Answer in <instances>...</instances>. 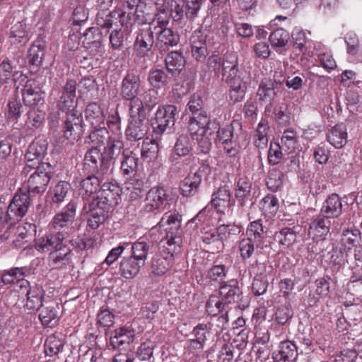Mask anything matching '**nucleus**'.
I'll return each instance as SVG.
<instances>
[{
	"label": "nucleus",
	"instance_id": "52",
	"mask_svg": "<svg viewBox=\"0 0 362 362\" xmlns=\"http://www.w3.org/2000/svg\"><path fill=\"white\" fill-rule=\"evenodd\" d=\"M274 238L280 245L288 247L296 241V233L293 228L285 227L276 233Z\"/></svg>",
	"mask_w": 362,
	"mask_h": 362
},
{
	"label": "nucleus",
	"instance_id": "24",
	"mask_svg": "<svg viewBox=\"0 0 362 362\" xmlns=\"http://www.w3.org/2000/svg\"><path fill=\"white\" fill-rule=\"evenodd\" d=\"M298 355L296 345L291 341L286 340L281 341L279 349L272 353V358L274 362H293Z\"/></svg>",
	"mask_w": 362,
	"mask_h": 362
},
{
	"label": "nucleus",
	"instance_id": "28",
	"mask_svg": "<svg viewBox=\"0 0 362 362\" xmlns=\"http://www.w3.org/2000/svg\"><path fill=\"white\" fill-rule=\"evenodd\" d=\"M91 202H85L82 209L83 213H90L88 219V225L92 229H97L104 223L106 218V214L109 209H100L99 207H90Z\"/></svg>",
	"mask_w": 362,
	"mask_h": 362
},
{
	"label": "nucleus",
	"instance_id": "34",
	"mask_svg": "<svg viewBox=\"0 0 362 362\" xmlns=\"http://www.w3.org/2000/svg\"><path fill=\"white\" fill-rule=\"evenodd\" d=\"M59 308L58 304L55 303L44 305L39 315L42 324L49 327L57 325L59 319Z\"/></svg>",
	"mask_w": 362,
	"mask_h": 362
},
{
	"label": "nucleus",
	"instance_id": "64",
	"mask_svg": "<svg viewBox=\"0 0 362 362\" xmlns=\"http://www.w3.org/2000/svg\"><path fill=\"white\" fill-rule=\"evenodd\" d=\"M63 341L55 336H49L45 344V351L47 356H53L57 355L63 349Z\"/></svg>",
	"mask_w": 362,
	"mask_h": 362
},
{
	"label": "nucleus",
	"instance_id": "35",
	"mask_svg": "<svg viewBox=\"0 0 362 362\" xmlns=\"http://www.w3.org/2000/svg\"><path fill=\"white\" fill-rule=\"evenodd\" d=\"M235 346L229 342H224L218 353L213 349L208 351L207 357L211 362H233Z\"/></svg>",
	"mask_w": 362,
	"mask_h": 362
},
{
	"label": "nucleus",
	"instance_id": "51",
	"mask_svg": "<svg viewBox=\"0 0 362 362\" xmlns=\"http://www.w3.org/2000/svg\"><path fill=\"white\" fill-rule=\"evenodd\" d=\"M158 34V42L163 43L166 46L173 47L180 42V35L177 32L167 28L156 31Z\"/></svg>",
	"mask_w": 362,
	"mask_h": 362
},
{
	"label": "nucleus",
	"instance_id": "16",
	"mask_svg": "<svg viewBox=\"0 0 362 362\" xmlns=\"http://www.w3.org/2000/svg\"><path fill=\"white\" fill-rule=\"evenodd\" d=\"M252 182L247 176H241L235 182V197L238 202V207L241 212L246 211L252 204Z\"/></svg>",
	"mask_w": 362,
	"mask_h": 362
},
{
	"label": "nucleus",
	"instance_id": "29",
	"mask_svg": "<svg viewBox=\"0 0 362 362\" xmlns=\"http://www.w3.org/2000/svg\"><path fill=\"white\" fill-rule=\"evenodd\" d=\"M240 293L238 282L235 279L226 281L219 288V296L227 305L235 303Z\"/></svg>",
	"mask_w": 362,
	"mask_h": 362
},
{
	"label": "nucleus",
	"instance_id": "8",
	"mask_svg": "<svg viewBox=\"0 0 362 362\" xmlns=\"http://www.w3.org/2000/svg\"><path fill=\"white\" fill-rule=\"evenodd\" d=\"M98 170L92 171L86 165V157H84L83 170L88 175L80 183L79 193L85 202H91L90 198L98 192L105 178L110 174H102L101 166L97 164Z\"/></svg>",
	"mask_w": 362,
	"mask_h": 362
},
{
	"label": "nucleus",
	"instance_id": "61",
	"mask_svg": "<svg viewBox=\"0 0 362 362\" xmlns=\"http://www.w3.org/2000/svg\"><path fill=\"white\" fill-rule=\"evenodd\" d=\"M155 343L146 341L141 344L136 351V357L139 361H149L153 358Z\"/></svg>",
	"mask_w": 362,
	"mask_h": 362
},
{
	"label": "nucleus",
	"instance_id": "53",
	"mask_svg": "<svg viewBox=\"0 0 362 362\" xmlns=\"http://www.w3.org/2000/svg\"><path fill=\"white\" fill-rule=\"evenodd\" d=\"M23 280V267H13L2 272L1 282L6 285L16 284Z\"/></svg>",
	"mask_w": 362,
	"mask_h": 362
},
{
	"label": "nucleus",
	"instance_id": "15",
	"mask_svg": "<svg viewBox=\"0 0 362 362\" xmlns=\"http://www.w3.org/2000/svg\"><path fill=\"white\" fill-rule=\"evenodd\" d=\"M23 218V194L21 188L13 197L6 212L0 209V231L5 222L9 221L11 225L19 222Z\"/></svg>",
	"mask_w": 362,
	"mask_h": 362
},
{
	"label": "nucleus",
	"instance_id": "46",
	"mask_svg": "<svg viewBox=\"0 0 362 362\" xmlns=\"http://www.w3.org/2000/svg\"><path fill=\"white\" fill-rule=\"evenodd\" d=\"M150 245L144 241L135 242L132 245V258L145 265L149 252Z\"/></svg>",
	"mask_w": 362,
	"mask_h": 362
},
{
	"label": "nucleus",
	"instance_id": "14",
	"mask_svg": "<svg viewBox=\"0 0 362 362\" xmlns=\"http://www.w3.org/2000/svg\"><path fill=\"white\" fill-rule=\"evenodd\" d=\"M211 173V168L208 164H202L198 170L186 177L180 184L181 194L185 197L196 194L199 190L202 177Z\"/></svg>",
	"mask_w": 362,
	"mask_h": 362
},
{
	"label": "nucleus",
	"instance_id": "21",
	"mask_svg": "<svg viewBox=\"0 0 362 362\" xmlns=\"http://www.w3.org/2000/svg\"><path fill=\"white\" fill-rule=\"evenodd\" d=\"M122 28L112 30L110 33V59L115 61V54L116 51L122 50L124 47V41L127 40L129 35L132 30V23L127 22V25L122 26Z\"/></svg>",
	"mask_w": 362,
	"mask_h": 362
},
{
	"label": "nucleus",
	"instance_id": "22",
	"mask_svg": "<svg viewBox=\"0 0 362 362\" xmlns=\"http://www.w3.org/2000/svg\"><path fill=\"white\" fill-rule=\"evenodd\" d=\"M332 222L329 218L320 214L310 223L308 235L315 241H322L329 234Z\"/></svg>",
	"mask_w": 362,
	"mask_h": 362
},
{
	"label": "nucleus",
	"instance_id": "6",
	"mask_svg": "<svg viewBox=\"0 0 362 362\" xmlns=\"http://www.w3.org/2000/svg\"><path fill=\"white\" fill-rule=\"evenodd\" d=\"M180 248L160 243L159 251L153 255L151 262V273L155 276L166 274L174 264V255Z\"/></svg>",
	"mask_w": 362,
	"mask_h": 362
},
{
	"label": "nucleus",
	"instance_id": "1",
	"mask_svg": "<svg viewBox=\"0 0 362 362\" xmlns=\"http://www.w3.org/2000/svg\"><path fill=\"white\" fill-rule=\"evenodd\" d=\"M124 148L123 141L120 139L119 135H115L108 138L107 145L103 152L97 147H93L88 150L85 156L86 157V165L90 170H98L97 164L101 166L102 174H111L112 165L114 160L119 155L122 156Z\"/></svg>",
	"mask_w": 362,
	"mask_h": 362
},
{
	"label": "nucleus",
	"instance_id": "13",
	"mask_svg": "<svg viewBox=\"0 0 362 362\" xmlns=\"http://www.w3.org/2000/svg\"><path fill=\"white\" fill-rule=\"evenodd\" d=\"M76 82L69 79L64 86L62 95L57 103L59 110L62 115H67L73 112H81L76 109L77 100L76 98Z\"/></svg>",
	"mask_w": 362,
	"mask_h": 362
},
{
	"label": "nucleus",
	"instance_id": "39",
	"mask_svg": "<svg viewBox=\"0 0 362 362\" xmlns=\"http://www.w3.org/2000/svg\"><path fill=\"white\" fill-rule=\"evenodd\" d=\"M192 56L198 61L203 60L208 54L207 46L201 32H195L190 39Z\"/></svg>",
	"mask_w": 362,
	"mask_h": 362
},
{
	"label": "nucleus",
	"instance_id": "42",
	"mask_svg": "<svg viewBox=\"0 0 362 362\" xmlns=\"http://www.w3.org/2000/svg\"><path fill=\"white\" fill-rule=\"evenodd\" d=\"M86 118L92 127L104 125L105 117L100 105L96 103H90L85 111Z\"/></svg>",
	"mask_w": 362,
	"mask_h": 362
},
{
	"label": "nucleus",
	"instance_id": "41",
	"mask_svg": "<svg viewBox=\"0 0 362 362\" xmlns=\"http://www.w3.org/2000/svg\"><path fill=\"white\" fill-rule=\"evenodd\" d=\"M167 71L172 77L179 74L185 66V60L179 52H171L165 57V59Z\"/></svg>",
	"mask_w": 362,
	"mask_h": 362
},
{
	"label": "nucleus",
	"instance_id": "63",
	"mask_svg": "<svg viewBox=\"0 0 362 362\" xmlns=\"http://www.w3.org/2000/svg\"><path fill=\"white\" fill-rule=\"evenodd\" d=\"M229 89V97L234 103L242 101L245 96L247 91V82L240 83H228Z\"/></svg>",
	"mask_w": 362,
	"mask_h": 362
},
{
	"label": "nucleus",
	"instance_id": "3",
	"mask_svg": "<svg viewBox=\"0 0 362 362\" xmlns=\"http://www.w3.org/2000/svg\"><path fill=\"white\" fill-rule=\"evenodd\" d=\"M129 114V122L126 130L127 139L130 141H136L144 139L147 134L148 127L144 107H136L131 105Z\"/></svg>",
	"mask_w": 362,
	"mask_h": 362
},
{
	"label": "nucleus",
	"instance_id": "62",
	"mask_svg": "<svg viewBox=\"0 0 362 362\" xmlns=\"http://www.w3.org/2000/svg\"><path fill=\"white\" fill-rule=\"evenodd\" d=\"M87 45L96 49H100L102 47L101 36L99 29L95 27H90L86 29L83 34Z\"/></svg>",
	"mask_w": 362,
	"mask_h": 362
},
{
	"label": "nucleus",
	"instance_id": "60",
	"mask_svg": "<svg viewBox=\"0 0 362 362\" xmlns=\"http://www.w3.org/2000/svg\"><path fill=\"white\" fill-rule=\"evenodd\" d=\"M221 68L223 76L225 74L232 71L238 68V57L235 52H226L223 57H221Z\"/></svg>",
	"mask_w": 362,
	"mask_h": 362
},
{
	"label": "nucleus",
	"instance_id": "36",
	"mask_svg": "<svg viewBox=\"0 0 362 362\" xmlns=\"http://www.w3.org/2000/svg\"><path fill=\"white\" fill-rule=\"evenodd\" d=\"M327 139L335 148H342L347 142V132L344 124H338L327 133Z\"/></svg>",
	"mask_w": 362,
	"mask_h": 362
},
{
	"label": "nucleus",
	"instance_id": "27",
	"mask_svg": "<svg viewBox=\"0 0 362 362\" xmlns=\"http://www.w3.org/2000/svg\"><path fill=\"white\" fill-rule=\"evenodd\" d=\"M64 235L62 232L52 233L37 239L35 242V248L40 252L54 250L64 243Z\"/></svg>",
	"mask_w": 362,
	"mask_h": 362
},
{
	"label": "nucleus",
	"instance_id": "10",
	"mask_svg": "<svg viewBox=\"0 0 362 362\" xmlns=\"http://www.w3.org/2000/svg\"><path fill=\"white\" fill-rule=\"evenodd\" d=\"M63 136L71 143L78 141L83 136V120L82 112L62 115Z\"/></svg>",
	"mask_w": 362,
	"mask_h": 362
},
{
	"label": "nucleus",
	"instance_id": "43",
	"mask_svg": "<svg viewBox=\"0 0 362 362\" xmlns=\"http://www.w3.org/2000/svg\"><path fill=\"white\" fill-rule=\"evenodd\" d=\"M163 69H156L150 70L148 76L149 84L156 89H161L165 87L172 79Z\"/></svg>",
	"mask_w": 362,
	"mask_h": 362
},
{
	"label": "nucleus",
	"instance_id": "55",
	"mask_svg": "<svg viewBox=\"0 0 362 362\" xmlns=\"http://www.w3.org/2000/svg\"><path fill=\"white\" fill-rule=\"evenodd\" d=\"M259 247H261V245H257L256 242L248 238L242 239L238 244L241 258L244 260L250 259L255 254V249Z\"/></svg>",
	"mask_w": 362,
	"mask_h": 362
},
{
	"label": "nucleus",
	"instance_id": "59",
	"mask_svg": "<svg viewBox=\"0 0 362 362\" xmlns=\"http://www.w3.org/2000/svg\"><path fill=\"white\" fill-rule=\"evenodd\" d=\"M227 305L222 300L220 296H211L206 303L207 313L216 316L218 313L226 310Z\"/></svg>",
	"mask_w": 362,
	"mask_h": 362
},
{
	"label": "nucleus",
	"instance_id": "25",
	"mask_svg": "<svg viewBox=\"0 0 362 362\" xmlns=\"http://www.w3.org/2000/svg\"><path fill=\"white\" fill-rule=\"evenodd\" d=\"M343 211L342 198L336 193L329 195L324 201L320 214L329 218H337Z\"/></svg>",
	"mask_w": 362,
	"mask_h": 362
},
{
	"label": "nucleus",
	"instance_id": "18",
	"mask_svg": "<svg viewBox=\"0 0 362 362\" xmlns=\"http://www.w3.org/2000/svg\"><path fill=\"white\" fill-rule=\"evenodd\" d=\"M153 33L151 26L137 31L133 51L138 57H145L151 50L154 44Z\"/></svg>",
	"mask_w": 362,
	"mask_h": 362
},
{
	"label": "nucleus",
	"instance_id": "5",
	"mask_svg": "<svg viewBox=\"0 0 362 362\" xmlns=\"http://www.w3.org/2000/svg\"><path fill=\"white\" fill-rule=\"evenodd\" d=\"M35 168V172L28 180V199L32 196L43 193L53 175V167L49 163H42Z\"/></svg>",
	"mask_w": 362,
	"mask_h": 362
},
{
	"label": "nucleus",
	"instance_id": "54",
	"mask_svg": "<svg viewBox=\"0 0 362 362\" xmlns=\"http://www.w3.org/2000/svg\"><path fill=\"white\" fill-rule=\"evenodd\" d=\"M234 123L230 125L219 127L217 131V139L222 144L236 143L237 136L235 134Z\"/></svg>",
	"mask_w": 362,
	"mask_h": 362
},
{
	"label": "nucleus",
	"instance_id": "23",
	"mask_svg": "<svg viewBox=\"0 0 362 362\" xmlns=\"http://www.w3.org/2000/svg\"><path fill=\"white\" fill-rule=\"evenodd\" d=\"M47 149L45 141L35 139L28 146L24 155V171L27 168H35L39 165L40 159Z\"/></svg>",
	"mask_w": 362,
	"mask_h": 362
},
{
	"label": "nucleus",
	"instance_id": "37",
	"mask_svg": "<svg viewBox=\"0 0 362 362\" xmlns=\"http://www.w3.org/2000/svg\"><path fill=\"white\" fill-rule=\"evenodd\" d=\"M139 158L132 151L126 148L121 158L120 169L124 176H131L138 169Z\"/></svg>",
	"mask_w": 362,
	"mask_h": 362
},
{
	"label": "nucleus",
	"instance_id": "20",
	"mask_svg": "<svg viewBox=\"0 0 362 362\" xmlns=\"http://www.w3.org/2000/svg\"><path fill=\"white\" fill-rule=\"evenodd\" d=\"M125 11L120 9L114 10L111 12L98 11L95 21L96 24L101 28L110 29L115 24V20H119L120 25L124 26L129 22V19L131 20V12L126 14Z\"/></svg>",
	"mask_w": 362,
	"mask_h": 362
},
{
	"label": "nucleus",
	"instance_id": "7",
	"mask_svg": "<svg viewBox=\"0 0 362 362\" xmlns=\"http://www.w3.org/2000/svg\"><path fill=\"white\" fill-rule=\"evenodd\" d=\"M141 77L137 71H128L122 81L120 95L124 100L130 101L129 106L144 107L142 101L137 98L141 91Z\"/></svg>",
	"mask_w": 362,
	"mask_h": 362
},
{
	"label": "nucleus",
	"instance_id": "57",
	"mask_svg": "<svg viewBox=\"0 0 362 362\" xmlns=\"http://www.w3.org/2000/svg\"><path fill=\"white\" fill-rule=\"evenodd\" d=\"M269 39L273 47H283L288 42L289 33L284 28H279L270 34Z\"/></svg>",
	"mask_w": 362,
	"mask_h": 362
},
{
	"label": "nucleus",
	"instance_id": "30",
	"mask_svg": "<svg viewBox=\"0 0 362 362\" xmlns=\"http://www.w3.org/2000/svg\"><path fill=\"white\" fill-rule=\"evenodd\" d=\"M281 88V82L265 79L260 83L257 94L260 100L271 103Z\"/></svg>",
	"mask_w": 362,
	"mask_h": 362
},
{
	"label": "nucleus",
	"instance_id": "49",
	"mask_svg": "<svg viewBox=\"0 0 362 362\" xmlns=\"http://www.w3.org/2000/svg\"><path fill=\"white\" fill-rule=\"evenodd\" d=\"M127 188L132 199H136L144 195L146 187L144 179L134 177L127 183Z\"/></svg>",
	"mask_w": 362,
	"mask_h": 362
},
{
	"label": "nucleus",
	"instance_id": "19",
	"mask_svg": "<svg viewBox=\"0 0 362 362\" xmlns=\"http://www.w3.org/2000/svg\"><path fill=\"white\" fill-rule=\"evenodd\" d=\"M76 209L77 202L75 200H71L60 212L54 215L49 226L54 230L68 228L75 220Z\"/></svg>",
	"mask_w": 362,
	"mask_h": 362
},
{
	"label": "nucleus",
	"instance_id": "31",
	"mask_svg": "<svg viewBox=\"0 0 362 362\" xmlns=\"http://www.w3.org/2000/svg\"><path fill=\"white\" fill-rule=\"evenodd\" d=\"M44 291L40 286H35L30 287L26 293V303L24 308L28 310V314L35 313L42 306V300Z\"/></svg>",
	"mask_w": 362,
	"mask_h": 362
},
{
	"label": "nucleus",
	"instance_id": "40",
	"mask_svg": "<svg viewBox=\"0 0 362 362\" xmlns=\"http://www.w3.org/2000/svg\"><path fill=\"white\" fill-rule=\"evenodd\" d=\"M143 267L144 265L134 259L127 257L121 260L119 272L122 277L130 279L136 276Z\"/></svg>",
	"mask_w": 362,
	"mask_h": 362
},
{
	"label": "nucleus",
	"instance_id": "26",
	"mask_svg": "<svg viewBox=\"0 0 362 362\" xmlns=\"http://www.w3.org/2000/svg\"><path fill=\"white\" fill-rule=\"evenodd\" d=\"M212 196L213 198L211 203L217 211L220 213L224 214L233 204L232 202V194L226 187H219L214 192Z\"/></svg>",
	"mask_w": 362,
	"mask_h": 362
},
{
	"label": "nucleus",
	"instance_id": "32",
	"mask_svg": "<svg viewBox=\"0 0 362 362\" xmlns=\"http://www.w3.org/2000/svg\"><path fill=\"white\" fill-rule=\"evenodd\" d=\"M201 129L196 131V132H192L191 130H188L192 139L197 140L198 143V148L200 151L206 154L209 153L211 149L212 143L211 139L209 137L212 134L211 132H209V125H204L202 127H199Z\"/></svg>",
	"mask_w": 362,
	"mask_h": 362
},
{
	"label": "nucleus",
	"instance_id": "47",
	"mask_svg": "<svg viewBox=\"0 0 362 362\" xmlns=\"http://www.w3.org/2000/svg\"><path fill=\"white\" fill-rule=\"evenodd\" d=\"M250 274H254L255 277L267 278L273 272V266L269 262H259L255 260L248 267Z\"/></svg>",
	"mask_w": 362,
	"mask_h": 362
},
{
	"label": "nucleus",
	"instance_id": "12",
	"mask_svg": "<svg viewBox=\"0 0 362 362\" xmlns=\"http://www.w3.org/2000/svg\"><path fill=\"white\" fill-rule=\"evenodd\" d=\"M168 198L169 194L164 187L155 186L146 193L143 209L148 213L160 212L165 209Z\"/></svg>",
	"mask_w": 362,
	"mask_h": 362
},
{
	"label": "nucleus",
	"instance_id": "17",
	"mask_svg": "<svg viewBox=\"0 0 362 362\" xmlns=\"http://www.w3.org/2000/svg\"><path fill=\"white\" fill-rule=\"evenodd\" d=\"M22 76V71H16L13 75V81L14 82V86H16V90L14 94L9 98L7 105V115L8 119L11 121L17 120L21 115L22 104L20 94L23 96V88H21V86L23 84V79H21Z\"/></svg>",
	"mask_w": 362,
	"mask_h": 362
},
{
	"label": "nucleus",
	"instance_id": "38",
	"mask_svg": "<svg viewBox=\"0 0 362 362\" xmlns=\"http://www.w3.org/2000/svg\"><path fill=\"white\" fill-rule=\"evenodd\" d=\"M71 184L66 181H59L51 192L52 206L59 208L64 203L71 192Z\"/></svg>",
	"mask_w": 362,
	"mask_h": 362
},
{
	"label": "nucleus",
	"instance_id": "33",
	"mask_svg": "<svg viewBox=\"0 0 362 362\" xmlns=\"http://www.w3.org/2000/svg\"><path fill=\"white\" fill-rule=\"evenodd\" d=\"M135 336V331L131 326L125 325L115 329L110 336V344L114 348H118L124 344L131 343Z\"/></svg>",
	"mask_w": 362,
	"mask_h": 362
},
{
	"label": "nucleus",
	"instance_id": "11",
	"mask_svg": "<svg viewBox=\"0 0 362 362\" xmlns=\"http://www.w3.org/2000/svg\"><path fill=\"white\" fill-rule=\"evenodd\" d=\"M177 114V107L173 105H167L160 107L155 115L152 126L157 134H163L168 129L175 124V115Z\"/></svg>",
	"mask_w": 362,
	"mask_h": 362
},
{
	"label": "nucleus",
	"instance_id": "50",
	"mask_svg": "<svg viewBox=\"0 0 362 362\" xmlns=\"http://www.w3.org/2000/svg\"><path fill=\"white\" fill-rule=\"evenodd\" d=\"M159 153L158 144L155 140L146 139L144 141L141 149V157L148 162L155 160Z\"/></svg>",
	"mask_w": 362,
	"mask_h": 362
},
{
	"label": "nucleus",
	"instance_id": "56",
	"mask_svg": "<svg viewBox=\"0 0 362 362\" xmlns=\"http://www.w3.org/2000/svg\"><path fill=\"white\" fill-rule=\"evenodd\" d=\"M284 173L277 168H272L269 171L266 179L267 187L273 191H277L283 185Z\"/></svg>",
	"mask_w": 362,
	"mask_h": 362
},
{
	"label": "nucleus",
	"instance_id": "48",
	"mask_svg": "<svg viewBox=\"0 0 362 362\" xmlns=\"http://www.w3.org/2000/svg\"><path fill=\"white\" fill-rule=\"evenodd\" d=\"M192 141L187 134H180L174 146V151L179 156H186L192 151Z\"/></svg>",
	"mask_w": 362,
	"mask_h": 362
},
{
	"label": "nucleus",
	"instance_id": "2",
	"mask_svg": "<svg viewBox=\"0 0 362 362\" xmlns=\"http://www.w3.org/2000/svg\"><path fill=\"white\" fill-rule=\"evenodd\" d=\"M182 216L176 211L165 212L158 226L160 229L165 232V235L160 243L180 248L182 243L181 229Z\"/></svg>",
	"mask_w": 362,
	"mask_h": 362
},
{
	"label": "nucleus",
	"instance_id": "58",
	"mask_svg": "<svg viewBox=\"0 0 362 362\" xmlns=\"http://www.w3.org/2000/svg\"><path fill=\"white\" fill-rule=\"evenodd\" d=\"M281 146L285 153H290L296 149L297 144L296 132L292 129H286L281 136Z\"/></svg>",
	"mask_w": 362,
	"mask_h": 362
},
{
	"label": "nucleus",
	"instance_id": "45",
	"mask_svg": "<svg viewBox=\"0 0 362 362\" xmlns=\"http://www.w3.org/2000/svg\"><path fill=\"white\" fill-rule=\"evenodd\" d=\"M247 238L257 243V245H262L264 238V231L261 220L251 222L246 230Z\"/></svg>",
	"mask_w": 362,
	"mask_h": 362
},
{
	"label": "nucleus",
	"instance_id": "9",
	"mask_svg": "<svg viewBox=\"0 0 362 362\" xmlns=\"http://www.w3.org/2000/svg\"><path fill=\"white\" fill-rule=\"evenodd\" d=\"M119 187L112 182H104L101 184L99 194L91 199L90 207H99L100 209H110L117 205L119 197Z\"/></svg>",
	"mask_w": 362,
	"mask_h": 362
},
{
	"label": "nucleus",
	"instance_id": "4",
	"mask_svg": "<svg viewBox=\"0 0 362 362\" xmlns=\"http://www.w3.org/2000/svg\"><path fill=\"white\" fill-rule=\"evenodd\" d=\"M187 109L191 113L188 121V130L196 132L201 129L199 127L210 125L211 119L206 111L204 109V101L202 96L194 93L189 98Z\"/></svg>",
	"mask_w": 362,
	"mask_h": 362
},
{
	"label": "nucleus",
	"instance_id": "44",
	"mask_svg": "<svg viewBox=\"0 0 362 362\" xmlns=\"http://www.w3.org/2000/svg\"><path fill=\"white\" fill-rule=\"evenodd\" d=\"M33 81L28 80L24 86V105L26 106L36 105L42 99L40 88L35 86L33 89Z\"/></svg>",
	"mask_w": 362,
	"mask_h": 362
}]
</instances>
